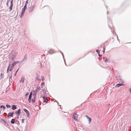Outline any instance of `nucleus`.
<instances>
[{
    "mask_svg": "<svg viewBox=\"0 0 131 131\" xmlns=\"http://www.w3.org/2000/svg\"><path fill=\"white\" fill-rule=\"evenodd\" d=\"M17 54V53L14 51H12L10 54L9 58L10 60H13Z\"/></svg>",
    "mask_w": 131,
    "mask_h": 131,
    "instance_id": "nucleus-1",
    "label": "nucleus"
},
{
    "mask_svg": "<svg viewBox=\"0 0 131 131\" xmlns=\"http://www.w3.org/2000/svg\"><path fill=\"white\" fill-rule=\"evenodd\" d=\"M78 116V115L76 113H75L72 115V118L74 120L77 121H78L77 118Z\"/></svg>",
    "mask_w": 131,
    "mask_h": 131,
    "instance_id": "nucleus-2",
    "label": "nucleus"
},
{
    "mask_svg": "<svg viewBox=\"0 0 131 131\" xmlns=\"http://www.w3.org/2000/svg\"><path fill=\"white\" fill-rule=\"evenodd\" d=\"M14 66H13V64H12V65L9 64V66H8V68H7V73H8V72L10 67V69H9V71H11L12 70V69L13 68Z\"/></svg>",
    "mask_w": 131,
    "mask_h": 131,
    "instance_id": "nucleus-3",
    "label": "nucleus"
},
{
    "mask_svg": "<svg viewBox=\"0 0 131 131\" xmlns=\"http://www.w3.org/2000/svg\"><path fill=\"white\" fill-rule=\"evenodd\" d=\"M24 111L26 113L27 116L29 117V111L26 109L25 108L23 109Z\"/></svg>",
    "mask_w": 131,
    "mask_h": 131,
    "instance_id": "nucleus-4",
    "label": "nucleus"
},
{
    "mask_svg": "<svg viewBox=\"0 0 131 131\" xmlns=\"http://www.w3.org/2000/svg\"><path fill=\"white\" fill-rule=\"evenodd\" d=\"M21 113V110L20 109H19L15 113V114L16 115L19 116L20 115Z\"/></svg>",
    "mask_w": 131,
    "mask_h": 131,
    "instance_id": "nucleus-5",
    "label": "nucleus"
},
{
    "mask_svg": "<svg viewBox=\"0 0 131 131\" xmlns=\"http://www.w3.org/2000/svg\"><path fill=\"white\" fill-rule=\"evenodd\" d=\"M14 114V112H13L12 113H9L7 115V117H9L10 116L13 117V115Z\"/></svg>",
    "mask_w": 131,
    "mask_h": 131,
    "instance_id": "nucleus-6",
    "label": "nucleus"
},
{
    "mask_svg": "<svg viewBox=\"0 0 131 131\" xmlns=\"http://www.w3.org/2000/svg\"><path fill=\"white\" fill-rule=\"evenodd\" d=\"M13 2L11 1L10 2V7L9 8V9H10L9 11H10L12 9L13 7Z\"/></svg>",
    "mask_w": 131,
    "mask_h": 131,
    "instance_id": "nucleus-7",
    "label": "nucleus"
},
{
    "mask_svg": "<svg viewBox=\"0 0 131 131\" xmlns=\"http://www.w3.org/2000/svg\"><path fill=\"white\" fill-rule=\"evenodd\" d=\"M34 6H30L29 9V10L30 12H32L33 11V9L34 8Z\"/></svg>",
    "mask_w": 131,
    "mask_h": 131,
    "instance_id": "nucleus-8",
    "label": "nucleus"
},
{
    "mask_svg": "<svg viewBox=\"0 0 131 131\" xmlns=\"http://www.w3.org/2000/svg\"><path fill=\"white\" fill-rule=\"evenodd\" d=\"M85 117L88 119V120L89 122V123L90 124L91 123V118L90 117H89L88 116L86 115L85 116Z\"/></svg>",
    "mask_w": 131,
    "mask_h": 131,
    "instance_id": "nucleus-9",
    "label": "nucleus"
},
{
    "mask_svg": "<svg viewBox=\"0 0 131 131\" xmlns=\"http://www.w3.org/2000/svg\"><path fill=\"white\" fill-rule=\"evenodd\" d=\"M40 75L38 74H37L35 79L37 80L38 81H40Z\"/></svg>",
    "mask_w": 131,
    "mask_h": 131,
    "instance_id": "nucleus-10",
    "label": "nucleus"
},
{
    "mask_svg": "<svg viewBox=\"0 0 131 131\" xmlns=\"http://www.w3.org/2000/svg\"><path fill=\"white\" fill-rule=\"evenodd\" d=\"M43 99L44 100L43 101V102L47 103L48 102V100L47 99V97L46 96H43Z\"/></svg>",
    "mask_w": 131,
    "mask_h": 131,
    "instance_id": "nucleus-11",
    "label": "nucleus"
},
{
    "mask_svg": "<svg viewBox=\"0 0 131 131\" xmlns=\"http://www.w3.org/2000/svg\"><path fill=\"white\" fill-rule=\"evenodd\" d=\"M40 89V87L38 86L37 87L35 91V92H39Z\"/></svg>",
    "mask_w": 131,
    "mask_h": 131,
    "instance_id": "nucleus-12",
    "label": "nucleus"
},
{
    "mask_svg": "<svg viewBox=\"0 0 131 131\" xmlns=\"http://www.w3.org/2000/svg\"><path fill=\"white\" fill-rule=\"evenodd\" d=\"M17 108V106L15 105H13L12 106V109L13 110L16 109Z\"/></svg>",
    "mask_w": 131,
    "mask_h": 131,
    "instance_id": "nucleus-13",
    "label": "nucleus"
},
{
    "mask_svg": "<svg viewBox=\"0 0 131 131\" xmlns=\"http://www.w3.org/2000/svg\"><path fill=\"white\" fill-rule=\"evenodd\" d=\"M123 85V84H121V83L118 84H117L116 85L115 87L116 88H118L119 87H120L121 86Z\"/></svg>",
    "mask_w": 131,
    "mask_h": 131,
    "instance_id": "nucleus-14",
    "label": "nucleus"
},
{
    "mask_svg": "<svg viewBox=\"0 0 131 131\" xmlns=\"http://www.w3.org/2000/svg\"><path fill=\"white\" fill-rule=\"evenodd\" d=\"M27 58L26 55H25L24 58L22 59V60L21 61V62H22L23 61H26L27 60Z\"/></svg>",
    "mask_w": 131,
    "mask_h": 131,
    "instance_id": "nucleus-15",
    "label": "nucleus"
},
{
    "mask_svg": "<svg viewBox=\"0 0 131 131\" xmlns=\"http://www.w3.org/2000/svg\"><path fill=\"white\" fill-rule=\"evenodd\" d=\"M19 62L17 61H15V62H14V63H13L12 64L13 66H15Z\"/></svg>",
    "mask_w": 131,
    "mask_h": 131,
    "instance_id": "nucleus-16",
    "label": "nucleus"
},
{
    "mask_svg": "<svg viewBox=\"0 0 131 131\" xmlns=\"http://www.w3.org/2000/svg\"><path fill=\"white\" fill-rule=\"evenodd\" d=\"M15 119L13 118L10 121V123L12 124H14L15 123Z\"/></svg>",
    "mask_w": 131,
    "mask_h": 131,
    "instance_id": "nucleus-17",
    "label": "nucleus"
},
{
    "mask_svg": "<svg viewBox=\"0 0 131 131\" xmlns=\"http://www.w3.org/2000/svg\"><path fill=\"white\" fill-rule=\"evenodd\" d=\"M27 8L26 5H25V6L22 9V11H25L26 10V9Z\"/></svg>",
    "mask_w": 131,
    "mask_h": 131,
    "instance_id": "nucleus-18",
    "label": "nucleus"
},
{
    "mask_svg": "<svg viewBox=\"0 0 131 131\" xmlns=\"http://www.w3.org/2000/svg\"><path fill=\"white\" fill-rule=\"evenodd\" d=\"M25 12V11H23L22 10V12L21 14V15H20L21 16L20 17V18H21L22 17V16H23L24 14V13Z\"/></svg>",
    "mask_w": 131,
    "mask_h": 131,
    "instance_id": "nucleus-19",
    "label": "nucleus"
},
{
    "mask_svg": "<svg viewBox=\"0 0 131 131\" xmlns=\"http://www.w3.org/2000/svg\"><path fill=\"white\" fill-rule=\"evenodd\" d=\"M54 53V51L52 49L50 50L49 52V53H50L51 54H52L53 53Z\"/></svg>",
    "mask_w": 131,
    "mask_h": 131,
    "instance_id": "nucleus-20",
    "label": "nucleus"
},
{
    "mask_svg": "<svg viewBox=\"0 0 131 131\" xmlns=\"http://www.w3.org/2000/svg\"><path fill=\"white\" fill-rule=\"evenodd\" d=\"M24 78H22L20 80V82H22V83H23L24 82Z\"/></svg>",
    "mask_w": 131,
    "mask_h": 131,
    "instance_id": "nucleus-21",
    "label": "nucleus"
},
{
    "mask_svg": "<svg viewBox=\"0 0 131 131\" xmlns=\"http://www.w3.org/2000/svg\"><path fill=\"white\" fill-rule=\"evenodd\" d=\"M32 97L31 96H29V97L28 99V100L29 101V102H30L31 101V99Z\"/></svg>",
    "mask_w": 131,
    "mask_h": 131,
    "instance_id": "nucleus-22",
    "label": "nucleus"
},
{
    "mask_svg": "<svg viewBox=\"0 0 131 131\" xmlns=\"http://www.w3.org/2000/svg\"><path fill=\"white\" fill-rule=\"evenodd\" d=\"M0 108H3L4 109H5L6 108L5 107V106L2 105L1 106Z\"/></svg>",
    "mask_w": 131,
    "mask_h": 131,
    "instance_id": "nucleus-23",
    "label": "nucleus"
},
{
    "mask_svg": "<svg viewBox=\"0 0 131 131\" xmlns=\"http://www.w3.org/2000/svg\"><path fill=\"white\" fill-rule=\"evenodd\" d=\"M108 59H105L104 61L105 62H107L108 61Z\"/></svg>",
    "mask_w": 131,
    "mask_h": 131,
    "instance_id": "nucleus-24",
    "label": "nucleus"
},
{
    "mask_svg": "<svg viewBox=\"0 0 131 131\" xmlns=\"http://www.w3.org/2000/svg\"><path fill=\"white\" fill-rule=\"evenodd\" d=\"M6 106L7 108H10V106L9 105H6Z\"/></svg>",
    "mask_w": 131,
    "mask_h": 131,
    "instance_id": "nucleus-25",
    "label": "nucleus"
},
{
    "mask_svg": "<svg viewBox=\"0 0 131 131\" xmlns=\"http://www.w3.org/2000/svg\"><path fill=\"white\" fill-rule=\"evenodd\" d=\"M18 69L16 71L15 73V75H14V76H15L16 75V74H17V73L18 71Z\"/></svg>",
    "mask_w": 131,
    "mask_h": 131,
    "instance_id": "nucleus-26",
    "label": "nucleus"
},
{
    "mask_svg": "<svg viewBox=\"0 0 131 131\" xmlns=\"http://www.w3.org/2000/svg\"><path fill=\"white\" fill-rule=\"evenodd\" d=\"M2 121H3V122L4 123H5V124L6 123V121L5 120H4V119H2Z\"/></svg>",
    "mask_w": 131,
    "mask_h": 131,
    "instance_id": "nucleus-27",
    "label": "nucleus"
},
{
    "mask_svg": "<svg viewBox=\"0 0 131 131\" xmlns=\"http://www.w3.org/2000/svg\"><path fill=\"white\" fill-rule=\"evenodd\" d=\"M32 102L33 103H34L35 102V100L34 99H32Z\"/></svg>",
    "mask_w": 131,
    "mask_h": 131,
    "instance_id": "nucleus-28",
    "label": "nucleus"
},
{
    "mask_svg": "<svg viewBox=\"0 0 131 131\" xmlns=\"http://www.w3.org/2000/svg\"><path fill=\"white\" fill-rule=\"evenodd\" d=\"M105 50V48L104 47L103 48V52L104 53Z\"/></svg>",
    "mask_w": 131,
    "mask_h": 131,
    "instance_id": "nucleus-29",
    "label": "nucleus"
},
{
    "mask_svg": "<svg viewBox=\"0 0 131 131\" xmlns=\"http://www.w3.org/2000/svg\"><path fill=\"white\" fill-rule=\"evenodd\" d=\"M3 77V74L2 73H1L0 74V77L2 78Z\"/></svg>",
    "mask_w": 131,
    "mask_h": 131,
    "instance_id": "nucleus-30",
    "label": "nucleus"
},
{
    "mask_svg": "<svg viewBox=\"0 0 131 131\" xmlns=\"http://www.w3.org/2000/svg\"><path fill=\"white\" fill-rule=\"evenodd\" d=\"M41 77L42 79H44V78L43 76H41Z\"/></svg>",
    "mask_w": 131,
    "mask_h": 131,
    "instance_id": "nucleus-31",
    "label": "nucleus"
},
{
    "mask_svg": "<svg viewBox=\"0 0 131 131\" xmlns=\"http://www.w3.org/2000/svg\"><path fill=\"white\" fill-rule=\"evenodd\" d=\"M12 77V75H10L9 76V79L11 78Z\"/></svg>",
    "mask_w": 131,
    "mask_h": 131,
    "instance_id": "nucleus-32",
    "label": "nucleus"
},
{
    "mask_svg": "<svg viewBox=\"0 0 131 131\" xmlns=\"http://www.w3.org/2000/svg\"><path fill=\"white\" fill-rule=\"evenodd\" d=\"M32 92H31L29 95L32 96Z\"/></svg>",
    "mask_w": 131,
    "mask_h": 131,
    "instance_id": "nucleus-33",
    "label": "nucleus"
},
{
    "mask_svg": "<svg viewBox=\"0 0 131 131\" xmlns=\"http://www.w3.org/2000/svg\"><path fill=\"white\" fill-rule=\"evenodd\" d=\"M8 2H9V1H8V0L7 1V3H6V5H7V6H8Z\"/></svg>",
    "mask_w": 131,
    "mask_h": 131,
    "instance_id": "nucleus-34",
    "label": "nucleus"
},
{
    "mask_svg": "<svg viewBox=\"0 0 131 131\" xmlns=\"http://www.w3.org/2000/svg\"><path fill=\"white\" fill-rule=\"evenodd\" d=\"M27 1H28L27 0L26 2V3H25V5H26V6H27V3H28Z\"/></svg>",
    "mask_w": 131,
    "mask_h": 131,
    "instance_id": "nucleus-35",
    "label": "nucleus"
},
{
    "mask_svg": "<svg viewBox=\"0 0 131 131\" xmlns=\"http://www.w3.org/2000/svg\"><path fill=\"white\" fill-rule=\"evenodd\" d=\"M34 99L35 100L36 95H34Z\"/></svg>",
    "mask_w": 131,
    "mask_h": 131,
    "instance_id": "nucleus-36",
    "label": "nucleus"
},
{
    "mask_svg": "<svg viewBox=\"0 0 131 131\" xmlns=\"http://www.w3.org/2000/svg\"><path fill=\"white\" fill-rule=\"evenodd\" d=\"M28 94V93H26L25 95V96H27Z\"/></svg>",
    "mask_w": 131,
    "mask_h": 131,
    "instance_id": "nucleus-37",
    "label": "nucleus"
},
{
    "mask_svg": "<svg viewBox=\"0 0 131 131\" xmlns=\"http://www.w3.org/2000/svg\"><path fill=\"white\" fill-rule=\"evenodd\" d=\"M21 121L22 123H24V119H22Z\"/></svg>",
    "mask_w": 131,
    "mask_h": 131,
    "instance_id": "nucleus-38",
    "label": "nucleus"
},
{
    "mask_svg": "<svg viewBox=\"0 0 131 131\" xmlns=\"http://www.w3.org/2000/svg\"><path fill=\"white\" fill-rule=\"evenodd\" d=\"M96 52H97L98 53H99L98 52H99V50H96Z\"/></svg>",
    "mask_w": 131,
    "mask_h": 131,
    "instance_id": "nucleus-39",
    "label": "nucleus"
},
{
    "mask_svg": "<svg viewBox=\"0 0 131 131\" xmlns=\"http://www.w3.org/2000/svg\"><path fill=\"white\" fill-rule=\"evenodd\" d=\"M60 52L62 54V55L63 57L64 58V55H63V53L62 52Z\"/></svg>",
    "mask_w": 131,
    "mask_h": 131,
    "instance_id": "nucleus-40",
    "label": "nucleus"
},
{
    "mask_svg": "<svg viewBox=\"0 0 131 131\" xmlns=\"http://www.w3.org/2000/svg\"><path fill=\"white\" fill-rule=\"evenodd\" d=\"M129 91L130 92V93H131V88H130L129 89Z\"/></svg>",
    "mask_w": 131,
    "mask_h": 131,
    "instance_id": "nucleus-41",
    "label": "nucleus"
},
{
    "mask_svg": "<svg viewBox=\"0 0 131 131\" xmlns=\"http://www.w3.org/2000/svg\"><path fill=\"white\" fill-rule=\"evenodd\" d=\"M121 83H124V82L123 81H122V82H121Z\"/></svg>",
    "mask_w": 131,
    "mask_h": 131,
    "instance_id": "nucleus-42",
    "label": "nucleus"
},
{
    "mask_svg": "<svg viewBox=\"0 0 131 131\" xmlns=\"http://www.w3.org/2000/svg\"><path fill=\"white\" fill-rule=\"evenodd\" d=\"M99 57H101V55L99 54Z\"/></svg>",
    "mask_w": 131,
    "mask_h": 131,
    "instance_id": "nucleus-43",
    "label": "nucleus"
},
{
    "mask_svg": "<svg viewBox=\"0 0 131 131\" xmlns=\"http://www.w3.org/2000/svg\"><path fill=\"white\" fill-rule=\"evenodd\" d=\"M107 14H108V12H107Z\"/></svg>",
    "mask_w": 131,
    "mask_h": 131,
    "instance_id": "nucleus-44",
    "label": "nucleus"
},
{
    "mask_svg": "<svg viewBox=\"0 0 131 131\" xmlns=\"http://www.w3.org/2000/svg\"><path fill=\"white\" fill-rule=\"evenodd\" d=\"M105 58H103V59H104Z\"/></svg>",
    "mask_w": 131,
    "mask_h": 131,
    "instance_id": "nucleus-45",
    "label": "nucleus"
},
{
    "mask_svg": "<svg viewBox=\"0 0 131 131\" xmlns=\"http://www.w3.org/2000/svg\"><path fill=\"white\" fill-rule=\"evenodd\" d=\"M27 0V1H28V0Z\"/></svg>",
    "mask_w": 131,
    "mask_h": 131,
    "instance_id": "nucleus-46",
    "label": "nucleus"
}]
</instances>
